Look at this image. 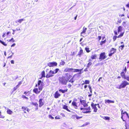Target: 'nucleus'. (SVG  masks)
I'll return each instance as SVG.
<instances>
[{
	"label": "nucleus",
	"instance_id": "nucleus-8",
	"mask_svg": "<svg viewBox=\"0 0 129 129\" xmlns=\"http://www.w3.org/2000/svg\"><path fill=\"white\" fill-rule=\"evenodd\" d=\"M42 87L41 86H39L38 89L37 88H34L33 89V92L36 94H38L40 93L41 91L42 90Z\"/></svg>",
	"mask_w": 129,
	"mask_h": 129
},
{
	"label": "nucleus",
	"instance_id": "nucleus-6",
	"mask_svg": "<svg viewBox=\"0 0 129 129\" xmlns=\"http://www.w3.org/2000/svg\"><path fill=\"white\" fill-rule=\"evenodd\" d=\"M91 106L92 109L93 110V112H97L98 109L96 107L97 106H98L99 108H101V107L99 104H94L93 102H92L91 103Z\"/></svg>",
	"mask_w": 129,
	"mask_h": 129
},
{
	"label": "nucleus",
	"instance_id": "nucleus-41",
	"mask_svg": "<svg viewBox=\"0 0 129 129\" xmlns=\"http://www.w3.org/2000/svg\"><path fill=\"white\" fill-rule=\"evenodd\" d=\"M21 97L23 98V99H25L27 100H28V97L24 95H22Z\"/></svg>",
	"mask_w": 129,
	"mask_h": 129
},
{
	"label": "nucleus",
	"instance_id": "nucleus-57",
	"mask_svg": "<svg viewBox=\"0 0 129 129\" xmlns=\"http://www.w3.org/2000/svg\"><path fill=\"white\" fill-rule=\"evenodd\" d=\"M11 33V32L10 31H9V32H7V33L6 34L7 35H9V34H10Z\"/></svg>",
	"mask_w": 129,
	"mask_h": 129
},
{
	"label": "nucleus",
	"instance_id": "nucleus-39",
	"mask_svg": "<svg viewBox=\"0 0 129 129\" xmlns=\"http://www.w3.org/2000/svg\"><path fill=\"white\" fill-rule=\"evenodd\" d=\"M65 62L63 60H61V62L60 63V64L61 65L63 66L64 65Z\"/></svg>",
	"mask_w": 129,
	"mask_h": 129
},
{
	"label": "nucleus",
	"instance_id": "nucleus-32",
	"mask_svg": "<svg viewBox=\"0 0 129 129\" xmlns=\"http://www.w3.org/2000/svg\"><path fill=\"white\" fill-rule=\"evenodd\" d=\"M90 83V81L88 80H85L84 83L82 84V85L84 84H89Z\"/></svg>",
	"mask_w": 129,
	"mask_h": 129
},
{
	"label": "nucleus",
	"instance_id": "nucleus-13",
	"mask_svg": "<svg viewBox=\"0 0 129 129\" xmlns=\"http://www.w3.org/2000/svg\"><path fill=\"white\" fill-rule=\"evenodd\" d=\"M124 33V32L122 33H120V35H119L118 36H114L113 37V39L114 41H115L117 38H120L123 36Z\"/></svg>",
	"mask_w": 129,
	"mask_h": 129
},
{
	"label": "nucleus",
	"instance_id": "nucleus-61",
	"mask_svg": "<svg viewBox=\"0 0 129 129\" xmlns=\"http://www.w3.org/2000/svg\"><path fill=\"white\" fill-rule=\"evenodd\" d=\"M126 6L127 7L129 8V2L128 4L126 5Z\"/></svg>",
	"mask_w": 129,
	"mask_h": 129
},
{
	"label": "nucleus",
	"instance_id": "nucleus-45",
	"mask_svg": "<svg viewBox=\"0 0 129 129\" xmlns=\"http://www.w3.org/2000/svg\"><path fill=\"white\" fill-rule=\"evenodd\" d=\"M59 70V69L58 68L56 69L55 70V72H54V74L56 73Z\"/></svg>",
	"mask_w": 129,
	"mask_h": 129
},
{
	"label": "nucleus",
	"instance_id": "nucleus-35",
	"mask_svg": "<svg viewBox=\"0 0 129 129\" xmlns=\"http://www.w3.org/2000/svg\"><path fill=\"white\" fill-rule=\"evenodd\" d=\"M103 119L109 121L110 119V117L108 116H104Z\"/></svg>",
	"mask_w": 129,
	"mask_h": 129
},
{
	"label": "nucleus",
	"instance_id": "nucleus-37",
	"mask_svg": "<svg viewBox=\"0 0 129 129\" xmlns=\"http://www.w3.org/2000/svg\"><path fill=\"white\" fill-rule=\"evenodd\" d=\"M7 112L8 114H11L12 113V111L10 109H8L7 111Z\"/></svg>",
	"mask_w": 129,
	"mask_h": 129
},
{
	"label": "nucleus",
	"instance_id": "nucleus-27",
	"mask_svg": "<svg viewBox=\"0 0 129 129\" xmlns=\"http://www.w3.org/2000/svg\"><path fill=\"white\" fill-rule=\"evenodd\" d=\"M68 90V89L67 88L64 90H63L62 89H59V91L60 92H61L62 93H64L65 92H67Z\"/></svg>",
	"mask_w": 129,
	"mask_h": 129
},
{
	"label": "nucleus",
	"instance_id": "nucleus-15",
	"mask_svg": "<svg viewBox=\"0 0 129 129\" xmlns=\"http://www.w3.org/2000/svg\"><path fill=\"white\" fill-rule=\"evenodd\" d=\"M80 102L81 104L84 107H87L88 105L86 103V101L85 100H80Z\"/></svg>",
	"mask_w": 129,
	"mask_h": 129
},
{
	"label": "nucleus",
	"instance_id": "nucleus-58",
	"mask_svg": "<svg viewBox=\"0 0 129 129\" xmlns=\"http://www.w3.org/2000/svg\"><path fill=\"white\" fill-rule=\"evenodd\" d=\"M11 62L12 64H14V61L13 60H11Z\"/></svg>",
	"mask_w": 129,
	"mask_h": 129
},
{
	"label": "nucleus",
	"instance_id": "nucleus-30",
	"mask_svg": "<svg viewBox=\"0 0 129 129\" xmlns=\"http://www.w3.org/2000/svg\"><path fill=\"white\" fill-rule=\"evenodd\" d=\"M23 94L27 96L29 95L30 94V91H24Z\"/></svg>",
	"mask_w": 129,
	"mask_h": 129
},
{
	"label": "nucleus",
	"instance_id": "nucleus-10",
	"mask_svg": "<svg viewBox=\"0 0 129 129\" xmlns=\"http://www.w3.org/2000/svg\"><path fill=\"white\" fill-rule=\"evenodd\" d=\"M117 50L116 48H112L110 50V53L108 54L109 56L110 57L112 56V55L115 53Z\"/></svg>",
	"mask_w": 129,
	"mask_h": 129
},
{
	"label": "nucleus",
	"instance_id": "nucleus-63",
	"mask_svg": "<svg viewBox=\"0 0 129 129\" xmlns=\"http://www.w3.org/2000/svg\"><path fill=\"white\" fill-rule=\"evenodd\" d=\"M102 79V77H100L99 79L98 80V82H100V79Z\"/></svg>",
	"mask_w": 129,
	"mask_h": 129
},
{
	"label": "nucleus",
	"instance_id": "nucleus-59",
	"mask_svg": "<svg viewBox=\"0 0 129 129\" xmlns=\"http://www.w3.org/2000/svg\"><path fill=\"white\" fill-rule=\"evenodd\" d=\"M80 110H83V111H84V109H85V108H80Z\"/></svg>",
	"mask_w": 129,
	"mask_h": 129
},
{
	"label": "nucleus",
	"instance_id": "nucleus-55",
	"mask_svg": "<svg viewBox=\"0 0 129 129\" xmlns=\"http://www.w3.org/2000/svg\"><path fill=\"white\" fill-rule=\"evenodd\" d=\"M98 40L100 41L101 38V37L100 36H98Z\"/></svg>",
	"mask_w": 129,
	"mask_h": 129
},
{
	"label": "nucleus",
	"instance_id": "nucleus-50",
	"mask_svg": "<svg viewBox=\"0 0 129 129\" xmlns=\"http://www.w3.org/2000/svg\"><path fill=\"white\" fill-rule=\"evenodd\" d=\"M124 26V27H125V26L126 25V22H123L122 24Z\"/></svg>",
	"mask_w": 129,
	"mask_h": 129
},
{
	"label": "nucleus",
	"instance_id": "nucleus-5",
	"mask_svg": "<svg viewBox=\"0 0 129 129\" xmlns=\"http://www.w3.org/2000/svg\"><path fill=\"white\" fill-rule=\"evenodd\" d=\"M129 85V83L126 81L124 80L122 81L120 85L117 87V88L118 89H120L122 88H125L126 86Z\"/></svg>",
	"mask_w": 129,
	"mask_h": 129
},
{
	"label": "nucleus",
	"instance_id": "nucleus-36",
	"mask_svg": "<svg viewBox=\"0 0 129 129\" xmlns=\"http://www.w3.org/2000/svg\"><path fill=\"white\" fill-rule=\"evenodd\" d=\"M82 69L79 70V69H74L73 70H74L73 71L74 72H81V70Z\"/></svg>",
	"mask_w": 129,
	"mask_h": 129
},
{
	"label": "nucleus",
	"instance_id": "nucleus-33",
	"mask_svg": "<svg viewBox=\"0 0 129 129\" xmlns=\"http://www.w3.org/2000/svg\"><path fill=\"white\" fill-rule=\"evenodd\" d=\"M106 42V40L105 39L104 40L101 42H100V45L101 46H102L103 44L105 43Z\"/></svg>",
	"mask_w": 129,
	"mask_h": 129
},
{
	"label": "nucleus",
	"instance_id": "nucleus-9",
	"mask_svg": "<svg viewBox=\"0 0 129 129\" xmlns=\"http://www.w3.org/2000/svg\"><path fill=\"white\" fill-rule=\"evenodd\" d=\"M107 58V56L105 52L101 53L100 54L99 58V59L100 61L104 59Z\"/></svg>",
	"mask_w": 129,
	"mask_h": 129
},
{
	"label": "nucleus",
	"instance_id": "nucleus-25",
	"mask_svg": "<svg viewBox=\"0 0 129 129\" xmlns=\"http://www.w3.org/2000/svg\"><path fill=\"white\" fill-rule=\"evenodd\" d=\"M24 20H25L24 18L20 19L16 21L15 22L16 23H21L22 21Z\"/></svg>",
	"mask_w": 129,
	"mask_h": 129
},
{
	"label": "nucleus",
	"instance_id": "nucleus-16",
	"mask_svg": "<svg viewBox=\"0 0 129 129\" xmlns=\"http://www.w3.org/2000/svg\"><path fill=\"white\" fill-rule=\"evenodd\" d=\"M60 95V94L59 93L58 91H57L54 94V97L56 99L58 98Z\"/></svg>",
	"mask_w": 129,
	"mask_h": 129
},
{
	"label": "nucleus",
	"instance_id": "nucleus-53",
	"mask_svg": "<svg viewBox=\"0 0 129 129\" xmlns=\"http://www.w3.org/2000/svg\"><path fill=\"white\" fill-rule=\"evenodd\" d=\"M6 33H4L3 34L2 36V37L4 38L6 37Z\"/></svg>",
	"mask_w": 129,
	"mask_h": 129
},
{
	"label": "nucleus",
	"instance_id": "nucleus-7",
	"mask_svg": "<svg viewBox=\"0 0 129 129\" xmlns=\"http://www.w3.org/2000/svg\"><path fill=\"white\" fill-rule=\"evenodd\" d=\"M58 80L60 83L63 85H66L68 82V80L63 76L59 77Z\"/></svg>",
	"mask_w": 129,
	"mask_h": 129
},
{
	"label": "nucleus",
	"instance_id": "nucleus-46",
	"mask_svg": "<svg viewBox=\"0 0 129 129\" xmlns=\"http://www.w3.org/2000/svg\"><path fill=\"white\" fill-rule=\"evenodd\" d=\"M75 117H76V118L77 119H79L81 118H82V116H77V115H76Z\"/></svg>",
	"mask_w": 129,
	"mask_h": 129
},
{
	"label": "nucleus",
	"instance_id": "nucleus-22",
	"mask_svg": "<svg viewBox=\"0 0 129 129\" xmlns=\"http://www.w3.org/2000/svg\"><path fill=\"white\" fill-rule=\"evenodd\" d=\"M43 82L41 81V80H39L38 81V87H39V86H42V89L43 88Z\"/></svg>",
	"mask_w": 129,
	"mask_h": 129
},
{
	"label": "nucleus",
	"instance_id": "nucleus-4",
	"mask_svg": "<svg viewBox=\"0 0 129 129\" xmlns=\"http://www.w3.org/2000/svg\"><path fill=\"white\" fill-rule=\"evenodd\" d=\"M44 93H42L39 96V98H41L39 101V107H41L44 105V103L43 101V99L44 98Z\"/></svg>",
	"mask_w": 129,
	"mask_h": 129
},
{
	"label": "nucleus",
	"instance_id": "nucleus-14",
	"mask_svg": "<svg viewBox=\"0 0 129 129\" xmlns=\"http://www.w3.org/2000/svg\"><path fill=\"white\" fill-rule=\"evenodd\" d=\"M47 65L49 67H52L56 66L57 65V63L55 62H50L48 63Z\"/></svg>",
	"mask_w": 129,
	"mask_h": 129
},
{
	"label": "nucleus",
	"instance_id": "nucleus-28",
	"mask_svg": "<svg viewBox=\"0 0 129 129\" xmlns=\"http://www.w3.org/2000/svg\"><path fill=\"white\" fill-rule=\"evenodd\" d=\"M41 77L40 78V79H41L43 77H45V73L44 71H42L41 73Z\"/></svg>",
	"mask_w": 129,
	"mask_h": 129
},
{
	"label": "nucleus",
	"instance_id": "nucleus-29",
	"mask_svg": "<svg viewBox=\"0 0 129 129\" xmlns=\"http://www.w3.org/2000/svg\"><path fill=\"white\" fill-rule=\"evenodd\" d=\"M122 30V27L121 26H118V32L119 33L120 32H121Z\"/></svg>",
	"mask_w": 129,
	"mask_h": 129
},
{
	"label": "nucleus",
	"instance_id": "nucleus-52",
	"mask_svg": "<svg viewBox=\"0 0 129 129\" xmlns=\"http://www.w3.org/2000/svg\"><path fill=\"white\" fill-rule=\"evenodd\" d=\"M22 83V82L21 81L19 82L18 84L17 85V86H18L19 87V86Z\"/></svg>",
	"mask_w": 129,
	"mask_h": 129
},
{
	"label": "nucleus",
	"instance_id": "nucleus-1",
	"mask_svg": "<svg viewBox=\"0 0 129 129\" xmlns=\"http://www.w3.org/2000/svg\"><path fill=\"white\" fill-rule=\"evenodd\" d=\"M127 70V69L125 66V67L124 69L121 72L120 75L122 78L126 79L129 81V76H126L125 75V73L126 72Z\"/></svg>",
	"mask_w": 129,
	"mask_h": 129
},
{
	"label": "nucleus",
	"instance_id": "nucleus-12",
	"mask_svg": "<svg viewBox=\"0 0 129 129\" xmlns=\"http://www.w3.org/2000/svg\"><path fill=\"white\" fill-rule=\"evenodd\" d=\"M91 112V109L90 106L88 107L87 108H85L84 111L83 112L84 113H89Z\"/></svg>",
	"mask_w": 129,
	"mask_h": 129
},
{
	"label": "nucleus",
	"instance_id": "nucleus-17",
	"mask_svg": "<svg viewBox=\"0 0 129 129\" xmlns=\"http://www.w3.org/2000/svg\"><path fill=\"white\" fill-rule=\"evenodd\" d=\"M74 69L73 68H66L64 69L63 72H72Z\"/></svg>",
	"mask_w": 129,
	"mask_h": 129
},
{
	"label": "nucleus",
	"instance_id": "nucleus-43",
	"mask_svg": "<svg viewBox=\"0 0 129 129\" xmlns=\"http://www.w3.org/2000/svg\"><path fill=\"white\" fill-rule=\"evenodd\" d=\"M88 87L89 88V90L90 92L91 93H92V89L91 88V87L90 85H88Z\"/></svg>",
	"mask_w": 129,
	"mask_h": 129
},
{
	"label": "nucleus",
	"instance_id": "nucleus-11",
	"mask_svg": "<svg viewBox=\"0 0 129 129\" xmlns=\"http://www.w3.org/2000/svg\"><path fill=\"white\" fill-rule=\"evenodd\" d=\"M53 74H54V71L52 70H50L48 73L46 75V77L48 78L52 77L53 76Z\"/></svg>",
	"mask_w": 129,
	"mask_h": 129
},
{
	"label": "nucleus",
	"instance_id": "nucleus-19",
	"mask_svg": "<svg viewBox=\"0 0 129 129\" xmlns=\"http://www.w3.org/2000/svg\"><path fill=\"white\" fill-rule=\"evenodd\" d=\"M83 50L81 48H80V50L79 51L78 54L77 55L79 57H80L81 55L83 54Z\"/></svg>",
	"mask_w": 129,
	"mask_h": 129
},
{
	"label": "nucleus",
	"instance_id": "nucleus-38",
	"mask_svg": "<svg viewBox=\"0 0 129 129\" xmlns=\"http://www.w3.org/2000/svg\"><path fill=\"white\" fill-rule=\"evenodd\" d=\"M124 47V45L123 44V45H121L119 46V48L120 49L122 50L123 49V48Z\"/></svg>",
	"mask_w": 129,
	"mask_h": 129
},
{
	"label": "nucleus",
	"instance_id": "nucleus-21",
	"mask_svg": "<svg viewBox=\"0 0 129 129\" xmlns=\"http://www.w3.org/2000/svg\"><path fill=\"white\" fill-rule=\"evenodd\" d=\"M87 28L86 27H84L83 28V30L82 32H81V36H83L82 35L83 34H85L86 32V31L87 30Z\"/></svg>",
	"mask_w": 129,
	"mask_h": 129
},
{
	"label": "nucleus",
	"instance_id": "nucleus-26",
	"mask_svg": "<svg viewBox=\"0 0 129 129\" xmlns=\"http://www.w3.org/2000/svg\"><path fill=\"white\" fill-rule=\"evenodd\" d=\"M32 105L35 106L36 107L35 108V110H37L38 109V104L37 103H32Z\"/></svg>",
	"mask_w": 129,
	"mask_h": 129
},
{
	"label": "nucleus",
	"instance_id": "nucleus-47",
	"mask_svg": "<svg viewBox=\"0 0 129 129\" xmlns=\"http://www.w3.org/2000/svg\"><path fill=\"white\" fill-rule=\"evenodd\" d=\"M18 87V86H17V85H16V86L14 87L13 89V91H14L16 90Z\"/></svg>",
	"mask_w": 129,
	"mask_h": 129
},
{
	"label": "nucleus",
	"instance_id": "nucleus-2",
	"mask_svg": "<svg viewBox=\"0 0 129 129\" xmlns=\"http://www.w3.org/2000/svg\"><path fill=\"white\" fill-rule=\"evenodd\" d=\"M65 75L66 78V79L68 80V81L69 82L72 83L74 82L73 79L74 77H72V76L70 74L68 73H66L65 74Z\"/></svg>",
	"mask_w": 129,
	"mask_h": 129
},
{
	"label": "nucleus",
	"instance_id": "nucleus-64",
	"mask_svg": "<svg viewBox=\"0 0 129 129\" xmlns=\"http://www.w3.org/2000/svg\"><path fill=\"white\" fill-rule=\"evenodd\" d=\"M12 55H11V56H9L8 57V58H12Z\"/></svg>",
	"mask_w": 129,
	"mask_h": 129
},
{
	"label": "nucleus",
	"instance_id": "nucleus-34",
	"mask_svg": "<svg viewBox=\"0 0 129 129\" xmlns=\"http://www.w3.org/2000/svg\"><path fill=\"white\" fill-rule=\"evenodd\" d=\"M0 43L3 44V45L5 46H6L7 45V44L5 42L3 41L2 40H0Z\"/></svg>",
	"mask_w": 129,
	"mask_h": 129
},
{
	"label": "nucleus",
	"instance_id": "nucleus-60",
	"mask_svg": "<svg viewBox=\"0 0 129 129\" xmlns=\"http://www.w3.org/2000/svg\"><path fill=\"white\" fill-rule=\"evenodd\" d=\"M15 45H16V44L15 43H13L12 45L11 46V47H12L14 46Z\"/></svg>",
	"mask_w": 129,
	"mask_h": 129
},
{
	"label": "nucleus",
	"instance_id": "nucleus-24",
	"mask_svg": "<svg viewBox=\"0 0 129 129\" xmlns=\"http://www.w3.org/2000/svg\"><path fill=\"white\" fill-rule=\"evenodd\" d=\"M105 102L106 103H114V101H111L109 100H105Z\"/></svg>",
	"mask_w": 129,
	"mask_h": 129
},
{
	"label": "nucleus",
	"instance_id": "nucleus-48",
	"mask_svg": "<svg viewBox=\"0 0 129 129\" xmlns=\"http://www.w3.org/2000/svg\"><path fill=\"white\" fill-rule=\"evenodd\" d=\"M12 41V42H15V40H14L13 38H12L11 39H10L9 40V42H11Z\"/></svg>",
	"mask_w": 129,
	"mask_h": 129
},
{
	"label": "nucleus",
	"instance_id": "nucleus-18",
	"mask_svg": "<svg viewBox=\"0 0 129 129\" xmlns=\"http://www.w3.org/2000/svg\"><path fill=\"white\" fill-rule=\"evenodd\" d=\"M72 105L75 109H77L78 106L77 105V103L74 101H73L72 103Z\"/></svg>",
	"mask_w": 129,
	"mask_h": 129
},
{
	"label": "nucleus",
	"instance_id": "nucleus-42",
	"mask_svg": "<svg viewBox=\"0 0 129 129\" xmlns=\"http://www.w3.org/2000/svg\"><path fill=\"white\" fill-rule=\"evenodd\" d=\"M61 118V117L59 115H57L55 117V118L56 119H59Z\"/></svg>",
	"mask_w": 129,
	"mask_h": 129
},
{
	"label": "nucleus",
	"instance_id": "nucleus-51",
	"mask_svg": "<svg viewBox=\"0 0 129 129\" xmlns=\"http://www.w3.org/2000/svg\"><path fill=\"white\" fill-rule=\"evenodd\" d=\"M114 34L115 36L117 35H118L117 32L116 30H114Z\"/></svg>",
	"mask_w": 129,
	"mask_h": 129
},
{
	"label": "nucleus",
	"instance_id": "nucleus-56",
	"mask_svg": "<svg viewBox=\"0 0 129 129\" xmlns=\"http://www.w3.org/2000/svg\"><path fill=\"white\" fill-rule=\"evenodd\" d=\"M119 17H121L122 16H124V14H122L119 15Z\"/></svg>",
	"mask_w": 129,
	"mask_h": 129
},
{
	"label": "nucleus",
	"instance_id": "nucleus-31",
	"mask_svg": "<svg viewBox=\"0 0 129 129\" xmlns=\"http://www.w3.org/2000/svg\"><path fill=\"white\" fill-rule=\"evenodd\" d=\"M97 55L95 54L93 55H92L91 56V58L92 59H96L97 58Z\"/></svg>",
	"mask_w": 129,
	"mask_h": 129
},
{
	"label": "nucleus",
	"instance_id": "nucleus-49",
	"mask_svg": "<svg viewBox=\"0 0 129 129\" xmlns=\"http://www.w3.org/2000/svg\"><path fill=\"white\" fill-rule=\"evenodd\" d=\"M48 117L49 118H51V119H54V118L51 115H50L48 116Z\"/></svg>",
	"mask_w": 129,
	"mask_h": 129
},
{
	"label": "nucleus",
	"instance_id": "nucleus-44",
	"mask_svg": "<svg viewBox=\"0 0 129 129\" xmlns=\"http://www.w3.org/2000/svg\"><path fill=\"white\" fill-rule=\"evenodd\" d=\"M92 64V63L91 62L89 61V62L87 64V67H89Z\"/></svg>",
	"mask_w": 129,
	"mask_h": 129
},
{
	"label": "nucleus",
	"instance_id": "nucleus-3",
	"mask_svg": "<svg viewBox=\"0 0 129 129\" xmlns=\"http://www.w3.org/2000/svg\"><path fill=\"white\" fill-rule=\"evenodd\" d=\"M121 118L123 121L125 122L126 121L128 118V114L126 111L123 113V111L122 110L121 112Z\"/></svg>",
	"mask_w": 129,
	"mask_h": 129
},
{
	"label": "nucleus",
	"instance_id": "nucleus-20",
	"mask_svg": "<svg viewBox=\"0 0 129 129\" xmlns=\"http://www.w3.org/2000/svg\"><path fill=\"white\" fill-rule=\"evenodd\" d=\"M21 109L24 113H26V111H27L28 112H29V109L27 107L23 106L22 107Z\"/></svg>",
	"mask_w": 129,
	"mask_h": 129
},
{
	"label": "nucleus",
	"instance_id": "nucleus-23",
	"mask_svg": "<svg viewBox=\"0 0 129 129\" xmlns=\"http://www.w3.org/2000/svg\"><path fill=\"white\" fill-rule=\"evenodd\" d=\"M63 108L69 112H71V111L68 109V106L66 105H63Z\"/></svg>",
	"mask_w": 129,
	"mask_h": 129
},
{
	"label": "nucleus",
	"instance_id": "nucleus-62",
	"mask_svg": "<svg viewBox=\"0 0 129 129\" xmlns=\"http://www.w3.org/2000/svg\"><path fill=\"white\" fill-rule=\"evenodd\" d=\"M121 22V20H120L118 21V22L119 23H120Z\"/></svg>",
	"mask_w": 129,
	"mask_h": 129
},
{
	"label": "nucleus",
	"instance_id": "nucleus-54",
	"mask_svg": "<svg viewBox=\"0 0 129 129\" xmlns=\"http://www.w3.org/2000/svg\"><path fill=\"white\" fill-rule=\"evenodd\" d=\"M72 86V85L70 84L69 83L68 85V87L69 88H70Z\"/></svg>",
	"mask_w": 129,
	"mask_h": 129
},
{
	"label": "nucleus",
	"instance_id": "nucleus-40",
	"mask_svg": "<svg viewBox=\"0 0 129 129\" xmlns=\"http://www.w3.org/2000/svg\"><path fill=\"white\" fill-rule=\"evenodd\" d=\"M89 48L87 47L85 48V49L87 53H89L90 51L89 50Z\"/></svg>",
	"mask_w": 129,
	"mask_h": 129
}]
</instances>
